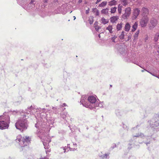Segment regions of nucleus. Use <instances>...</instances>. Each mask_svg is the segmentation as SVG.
I'll return each mask as SVG.
<instances>
[{
  "instance_id": "1",
  "label": "nucleus",
  "mask_w": 159,
  "mask_h": 159,
  "mask_svg": "<svg viewBox=\"0 0 159 159\" xmlns=\"http://www.w3.org/2000/svg\"><path fill=\"white\" fill-rule=\"evenodd\" d=\"M28 116L26 115L25 113H22L21 116L17 120L15 123L16 128L20 131L23 132L27 128L28 123L27 120Z\"/></svg>"
},
{
  "instance_id": "2",
  "label": "nucleus",
  "mask_w": 159,
  "mask_h": 159,
  "mask_svg": "<svg viewBox=\"0 0 159 159\" xmlns=\"http://www.w3.org/2000/svg\"><path fill=\"white\" fill-rule=\"evenodd\" d=\"M36 118L37 120V123L35 124V127L39 129V133L40 132V133H43V129L45 128V125L46 124V122L47 120V114L45 113H41L40 115L38 116Z\"/></svg>"
},
{
  "instance_id": "3",
  "label": "nucleus",
  "mask_w": 159,
  "mask_h": 159,
  "mask_svg": "<svg viewBox=\"0 0 159 159\" xmlns=\"http://www.w3.org/2000/svg\"><path fill=\"white\" fill-rule=\"evenodd\" d=\"M147 124L149 125L151 129L157 131L158 128H156L159 126V114H155L152 118L147 122Z\"/></svg>"
},
{
  "instance_id": "4",
  "label": "nucleus",
  "mask_w": 159,
  "mask_h": 159,
  "mask_svg": "<svg viewBox=\"0 0 159 159\" xmlns=\"http://www.w3.org/2000/svg\"><path fill=\"white\" fill-rule=\"evenodd\" d=\"M10 121V118L8 115L3 114L0 116V129L2 130L7 129Z\"/></svg>"
},
{
  "instance_id": "5",
  "label": "nucleus",
  "mask_w": 159,
  "mask_h": 159,
  "mask_svg": "<svg viewBox=\"0 0 159 159\" xmlns=\"http://www.w3.org/2000/svg\"><path fill=\"white\" fill-rule=\"evenodd\" d=\"M88 101L89 102V104L92 106V108H90L96 111V109H98L99 107H103L101 103H99L98 101L96 100V97L94 96H89L88 98Z\"/></svg>"
},
{
  "instance_id": "6",
  "label": "nucleus",
  "mask_w": 159,
  "mask_h": 159,
  "mask_svg": "<svg viewBox=\"0 0 159 159\" xmlns=\"http://www.w3.org/2000/svg\"><path fill=\"white\" fill-rule=\"evenodd\" d=\"M88 97L86 95H83L82 96L81 100L80 103L82 104L84 106L89 108H92V106L89 105V103L88 102Z\"/></svg>"
},
{
  "instance_id": "7",
  "label": "nucleus",
  "mask_w": 159,
  "mask_h": 159,
  "mask_svg": "<svg viewBox=\"0 0 159 159\" xmlns=\"http://www.w3.org/2000/svg\"><path fill=\"white\" fill-rule=\"evenodd\" d=\"M119 52L121 54H122L125 58V61L127 62H130L131 61V57L130 55L123 48H120L119 49Z\"/></svg>"
},
{
  "instance_id": "8",
  "label": "nucleus",
  "mask_w": 159,
  "mask_h": 159,
  "mask_svg": "<svg viewBox=\"0 0 159 159\" xmlns=\"http://www.w3.org/2000/svg\"><path fill=\"white\" fill-rule=\"evenodd\" d=\"M36 2L35 0H30L28 5L22 6L27 11L33 9L35 7Z\"/></svg>"
},
{
  "instance_id": "9",
  "label": "nucleus",
  "mask_w": 159,
  "mask_h": 159,
  "mask_svg": "<svg viewBox=\"0 0 159 159\" xmlns=\"http://www.w3.org/2000/svg\"><path fill=\"white\" fill-rule=\"evenodd\" d=\"M47 139L43 138V144L44 146V148L46 149V152L47 154L48 152H50L51 151V149H49V143L51 142V139L50 138H47Z\"/></svg>"
},
{
  "instance_id": "10",
  "label": "nucleus",
  "mask_w": 159,
  "mask_h": 159,
  "mask_svg": "<svg viewBox=\"0 0 159 159\" xmlns=\"http://www.w3.org/2000/svg\"><path fill=\"white\" fill-rule=\"evenodd\" d=\"M30 138L29 137L25 136L23 137L22 139V141L20 143V146L21 147H23L27 145L30 142Z\"/></svg>"
},
{
  "instance_id": "11",
  "label": "nucleus",
  "mask_w": 159,
  "mask_h": 159,
  "mask_svg": "<svg viewBox=\"0 0 159 159\" xmlns=\"http://www.w3.org/2000/svg\"><path fill=\"white\" fill-rule=\"evenodd\" d=\"M148 21L149 19L147 16H145L143 17L140 20L139 22L141 27H145L147 26Z\"/></svg>"
},
{
  "instance_id": "12",
  "label": "nucleus",
  "mask_w": 159,
  "mask_h": 159,
  "mask_svg": "<svg viewBox=\"0 0 159 159\" xmlns=\"http://www.w3.org/2000/svg\"><path fill=\"white\" fill-rule=\"evenodd\" d=\"M157 23V20L153 18L151 19L150 21L149 27L150 29H152L155 27Z\"/></svg>"
},
{
  "instance_id": "13",
  "label": "nucleus",
  "mask_w": 159,
  "mask_h": 159,
  "mask_svg": "<svg viewBox=\"0 0 159 159\" xmlns=\"http://www.w3.org/2000/svg\"><path fill=\"white\" fill-rule=\"evenodd\" d=\"M131 9L130 7L126 8L125 10V13L122 15V18L124 19H126L131 14Z\"/></svg>"
},
{
  "instance_id": "14",
  "label": "nucleus",
  "mask_w": 159,
  "mask_h": 159,
  "mask_svg": "<svg viewBox=\"0 0 159 159\" xmlns=\"http://www.w3.org/2000/svg\"><path fill=\"white\" fill-rule=\"evenodd\" d=\"M61 149L62 150L64 151L63 152H67L68 151H69L70 150L71 151H74L75 149V148H70V146H69V145L68 144L67 147H65L63 148H61Z\"/></svg>"
},
{
  "instance_id": "15",
  "label": "nucleus",
  "mask_w": 159,
  "mask_h": 159,
  "mask_svg": "<svg viewBox=\"0 0 159 159\" xmlns=\"http://www.w3.org/2000/svg\"><path fill=\"white\" fill-rule=\"evenodd\" d=\"M140 11L139 9L138 8L135 9L134 10L133 14L134 16V18L135 19H136L137 17L139 14Z\"/></svg>"
},
{
  "instance_id": "16",
  "label": "nucleus",
  "mask_w": 159,
  "mask_h": 159,
  "mask_svg": "<svg viewBox=\"0 0 159 159\" xmlns=\"http://www.w3.org/2000/svg\"><path fill=\"white\" fill-rule=\"evenodd\" d=\"M119 19V17L117 16H113L111 17L110 19V22L114 24L115 23H116V21H117Z\"/></svg>"
},
{
  "instance_id": "17",
  "label": "nucleus",
  "mask_w": 159,
  "mask_h": 159,
  "mask_svg": "<svg viewBox=\"0 0 159 159\" xmlns=\"http://www.w3.org/2000/svg\"><path fill=\"white\" fill-rule=\"evenodd\" d=\"M28 111H29L31 112L30 114H33L34 112L36 110V109H35L34 107H33L32 106H31L30 107H28Z\"/></svg>"
},
{
  "instance_id": "18",
  "label": "nucleus",
  "mask_w": 159,
  "mask_h": 159,
  "mask_svg": "<svg viewBox=\"0 0 159 159\" xmlns=\"http://www.w3.org/2000/svg\"><path fill=\"white\" fill-rule=\"evenodd\" d=\"M131 26L129 23H127L125 27V31L128 32Z\"/></svg>"
},
{
  "instance_id": "19",
  "label": "nucleus",
  "mask_w": 159,
  "mask_h": 159,
  "mask_svg": "<svg viewBox=\"0 0 159 159\" xmlns=\"http://www.w3.org/2000/svg\"><path fill=\"white\" fill-rule=\"evenodd\" d=\"M138 26V23L137 22H135L132 26V29L131 30V31L132 32H134V31H135V30H136Z\"/></svg>"
},
{
  "instance_id": "20",
  "label": "nucleus",
  "mask_w": 159,
  "mask_h": 159,
  "mask_svg": "<svg viewBox=\"0 0 159 159\" xmlns=\"http://www.w3.org/2000/svg\"><path fill=\"white\" fill-rule=\"evenodd\" d=\"M22 138H23L22 137V136L21 135H19L17 136L16 139V142L19 143L20 145V143L21 141H22Z\"/></svg>"
},
{
  "instance_id": "21",
  "label": "nucleus",
  "mask_w": 159,
  "mask_h": 159,
  "mask_svg": "<svg viewBox=\"0 0 159 159\" xmlns=\"http://www.w3.org/2000/svg\"><path fill=\"white\" fill-rule=\"evenodd\" d=\"M139 30L136 31L134 35V40H136L138 39V37L139 33Z\"/></svg>"
},
{
  "instance_id": "22",
  "label": "nucleus",
  "mask_w": 159,
  "mask_h": 159,
  "mask_svg": "<svg viewBox=\"0 0 159 159\" xmlns=\"http://www.w3.org/2000/svg\"><path fill=\"white\" fill-rule=\"evenodd\" d=\"M127 34V33L124 31H123L120 35L119 37L121 40H123L124 39L125 35Z\"/></svg>"
},
{
  "instance_id": "23",
  "label": "nucleus",
  "mask_w": 159,
  "mask_h": 159,
  "mask_svg": "<svg viewBox=\"0 0 159 159\" xmlns=\"http://www.w3.org/2000/svg\"><path fill=\"white\" fill-rule=\"evenodd\" d=\"M68 115H69L67 114V113L66 112H64L61 114V117L65 120H66V118L67 117Z\"/></svg>"
},
{
  "instance_id": "24",
  "label": "nucleus",
  "mask_w": 159,
  "mask_h": 159,
  "mask_svg": "<svg viewBox=\"0 0 159 159\" xmlns=\"http://www.w3.org/2000/svg\"><path fill=\"white\" fill-rule=\"evenodd\" d=\"M112 25H109L106 28V30L109 31L110 33H112L113 32L112 31Z\"/></svg>"
},
{
  "instance_id": "25",
  "label": "nucleus",
  "mask_w": 159,
  "mask_h": 159,
  "mask_svg": "<svg viewBox=\"0 0 159 159\" xmlns=\"http://www.w3.org/2000/svg\"><path fill=\"white\" fill-rule=\"evenodd\" d=\"M133 137H140L142 138H144V136L143 134L141 133H139L135 135H133Z\"/></svg>"
},
{
  "instance_id": "26",
  "label": "nucleus",
  "mask_w": 159,
  "mask_h": 159,
  "mask_svg": "<svg viewBox=\"0 0 159 159\" xmlns=\"http://www.w3.org/2000/svg\"><path fill=\"white\" fill-rule=\"evenodd\" d=\"M101 21L102 23L104 25L107 23L109 21L108 19H105L104 17L102 18Z\"/></svg>"
},
{
  "instance_id": "27",
  "label": "nucleus",
  "mask_w": 159,
  "mask_h": 159,
  "mask_svg": "<svg viewBox=\"0 0 159 159\" xmlns=\"http://www.w3.org/2000/svg\"><path fill=\"white\" fill-rule=\"evenodd\" d=\"M93 13H95V15L96 16H99V12L98 10L96 8H94L93 9Z\"/></svg>"
},
{
  "instance_id": "28",
  "label": "nucleus",
  "mask_w": 159,
  "mask_h": 159,
  "mask_svg": "<svg viewBox=\"0 0 159 159\" xmlns=\"http://www.w3.org/2000/svg\"><path fill=\"white\" fill-rule=\"evenodd\" d=\"M101 13L105 15H107L108 13V9L106 8L102 9L101 11Z\"/></svg>"
},
{
  "instance_id": "29",
  "label": "nucleus",
  "mask_w": 159,
  "mask_h": 159,
  "mask_svg": "<svg viewBox=\"0 0 159 159\" xmlns=\"http://www.w3.org/2000/svg\"><path fill=\"white\" fill-rule=\"evenodd\" d=\"M123 24L121 23L120 24H118L116 27V30L118 31L120 30L122 28Z\"/></svg>"
},
{
  "instance_id": "30",
  "label": "nucleus",
  "mask_w": 159,
  "mask_h": 159,
  "mask_svg": "<svg viewBox=\"0 0 159 159\" xmlns=\"http://www.w3.org/2000/svg\"><path fill=\"white\" fill-rule=\"evenodd\" d=\"M142 10L143 13L144 15L147 14L148 12V9L147 8L143 7L142 8Z\"/></svg>"
},
{
  "instance_id": "31",
  "label": "nucleus",
  "mask_w": 159,
  "mask_h": 159,
  "mask_svg": "<svg viewBox=\"0 0 159 159\" xmlns=\"http://www.w3.org/2000/svg\"><path fill=\"white\" fill-rule=\"evenodd\" d=\"M122 6L120 4L119 5L118 7V10L119 13L120 14L122 11Z\"/></svg>"
},
{
  "instance_id": "32",
  "label": "nucleus",
  "mask_w": 159,
  "mask_h": 159,
  "mask_svg": "<svg viewBox=\"0 0 159 159\" xmlns=\"http://www.w3.org/2000/svg\"><path fill=\"white\" fill-rule=\"evenodd\" d=\"M116 9H117V8L116 7H113L111 8V13H115L116 11Z\"/></svg>"
},
{
  "instance_id": "33",
  "label": "nucleus",
  "mask_w": 159,
  "mask_h": 159,
  "mask_svg": "<svg viewBox=\"0 0 159 159\" xmlns=\"http://www.w3.org/2000/svg\"><path fill=\"white\" fill-rule=\"evenodd\" d=\"M107 4L106 2H103L101 3L99 5V7H103L105 6Z\"/></svg>"
},
{
  "instance_id": "34",
  "label": "nucleus",
  "mask_w": 159,
  "mask_h": 159,
  "mask_svg": "<svg viewBox=\"0 0 159 159\" xmlns=\"http://www.w3.org/2000/svg\"><path fill=\"white\" fill-rule=\"evenodd\" d=\"M159 36V33H157L155 34L154 38V40L155 42H156L158 39V37Z\"/></svg>"
},
{
  "instance_id": "35",
  "label": "nucleus",
  "mask_w": 159,
  "mask_h": 159,
  "mask_svg": "<svg viewBox=\"0 0 159 159\" xmlns=\"http://www.w3.org/2000/svg\"><path fill=\"white\" fill-rule=\"evenodd\" d=\"M116 1L114 0H112L109 2V5L110 6H112L116 4Z\"/></svg>"
},
{
  "instance_id": "36",
  "label": "nucleus",
  "mask_w": 159,
  "mask_h": 159,
  "mask_svg": "<svg viewBox=\"0 0 159 159\" xmlns=\"http://www.w3.org/2000/svg\"><path fill=\"white\" fill-rule=\"evenodd\" d=\"M121 1L123 3L124 6H126L127 4V0H121Z\"/></svg>"
},
{
  "instance_id": "37",
  "label": "nucleus",
  "mask_w": 159,
  "mask_h": 159,
  "mask_svg": "<svg viewBox=\"0 0 159 159\" xmlns=\"http://www.w3.org/2000/svg\"><path fill=\"white\" fill-rule=\"evenodd\" d=\"M117 38V36L115 35H114L111 38V41L112 42L115 43V40Z\"/></svg>"
},
{
  "instance_id": "38",
  "label": "nucleus",
  "mask_w": 159,
  "mask_h": 159,
  "mask_svg": "<svg viewBox=\"0 0 159 159\" xmlns=\"http://www.w3.org/2000/svg\"><path fill=\"white\" fill-rule=\"evenodd\" d=\"M100 28V27L98 25H96L95 26V30L97 31H98L99 29Z\"/></svg>"
},
{
  "instance_id": "39",
  "label": "nucleus",
  "mask_w": 159,
  "mask_h": 159,
  "mask_svg": "<svg viewBox=\"0 0 159 159\" xmlns=\"http://www.w3.org/2000/svg\"><path fill=\"white\" fill-rule=\"evenodd\" d=\"M132 38V36L131 35H129L128 36V39L126 40V41H129V40H130Z\"/></svg>"
},
{
  "instance_id": "40",
  "label": "nucleus",
  "mask_w": 159,
  "mask_h": 159,
  "mask_svg": "<svg viewBox=\"0 0 159 159\" xmlns=\"http://www.w3.org/2000/svg\"><path fill=\"white\" fill-rule=\"evenodd\" d=\"M123 127L124 129H126L127 130H128V128H127V127L124 124H123Z\"/></svg>"
},
{
  "instance_id": "41",
  "label": "nucleus",
  "mask_w": 159,
  "mask_h": 159,
  "mask_svg": "<svg viewBox=\"0 0 159 159\" xmlns=\"http://www.w3.org/2000/svg\"><path fill=\"white\" fill-rule=\"evenodd\" d=\"M39 109H40V111H46V109L45 108H43V109H41V108H40Z\"/></svg>"
},
{
  "instance_id": "42",
  "label": "nucleus",
  "mask_w": 159,
  "mask_h": 159,
  "mask_svg": "<svg viewBox=\"0 0 159 159\" xmlns=\"http://www.w3.org/2000/svg\"><path fill=\"white\" fill-rule=\"evenodd\" d=\"M116 146V144L114 143L112 145V146H111V148H112V149L114 148H115Z\"/></svg>"
},
{
  "instance_id": "43",
  "label": "nucleus",
  "mask_w": 159,
  "mask_h": 159,
  "mask_svg": "<svg viewBox=\"0 0 159 159\" xmlns=\"http://www.w3.org/2000/svg\"><path fill=\"white\" fill-rule=\"evenodd\" d=\"M109 154H105L103 156L104 157H105L106 158H107V156H108Z\"/></svg>"
},
{
  "instance_id": "44",
  "label": "nucleus",
  "mask_w": 159,
  "mask_h": 159,
  "mask_svg": "<svg viewBox=\"0 0 159 159\" xmlns=\"http://www.w3.org/2000/svg\"><path fill=\"white\" fill-rule=\"evenodd\" d=\"M66 106V103H64L62 104V105L61 106L62 107H63L64 106Z\"/></svg>"
},
{
  "instance_id": "45",
  "label": "nucleus",
  "mask_w": 159,
  "mask_h": 159,
  "mask_svg": "<svg viewBox=\"0 0 159 159\" xmlns=\"http://www.w3.org/2000/svg\"><path fill=\"white\" fill-rule=\"evenodd\" d=\"M102 0H97L96 2V4H97L100 2Z\"/></svg>"
},
{
  "instance_id": "46",
  "label": "nucleus",
  "mask_w": 159,
  "mask_h": 159,
  "mask_svg": "<svg viewBox=\"0 0 159 159\" xmlns=\"http://www.w3.org/2000/svg\"><path fill=\"white\" fill-rule=\"evenodd\" d=\"M89 13V9L88 10H86V14H88Z\"/></svg>"
},
{
  "instance_id": "47",
  "label": "nucleus",
  "mask_w": 159,
  "mask_h": 159,
  "mask_svg": "<svg viewBox=\"0 0 159 159\" xmlns=\"http://www.w3.org/2000/svg\"><path fill=\"white\" fill-rule=\"evenodd\" d=\"M82 2V0H79L78 1V3H81Z\"/></svg>"
},
{
  "instance_id": "48",
  "label": "nucleus",
  "mask_w": 159,
  "mask_h": 159,
  "mask_svg": "<svg viewBox=\"0 0 159 159\" xmlns=\"http://www.w3.org/2000/svg\"><path fill=\"white\" fill-rule=\"evenodd\" d=\"M48 0H44V3H47Z\"/></svg>"
},
{
  "instance_id": "49",
  "label": "nucleus",
  "mask_w": 159,
  "mask_h": 159,
  "mask_svg": "<svg viewBox=\"0 0 159 159\" xmlns=\"http://www.w3.org/2000/svg\"><path fill=\"white\" fill-rule=\"evenodd\" d=\"M52 109H53L54 111H55V110L57 109V108L55 107H53Z\"/></svg>"
},
{
  "instance_id": "50",
  "label": "nucleus",
  "mask_w": 159,
  "mask_h": 159,
  "mask_svg": "<svg viewBox=\"0 0 159 159\" xmlns=\"http://www.w3.org/2000/svg\"><path fill=\"white\" fill-rule=\"evenodd\" d=\"M73 144L74 145V147H77V144L76 143H75V144L73 143Z\"/></svg>"
},
{
  "instance_id": "51",
  "label": "nucleus",
  "mask_w": 159,
  "mask_h": 159,
  "mask_svg": "<svg viewBox=\"0 0 159 159\" xmlns=\"http://www.w3.org/2000/svg\"><path fill=\"white\" fill-rule=\"evenodd\" d=\"M39 159H48L47 157H43V158H40Z\"/></svg>"
},
{
  "instance_id": "52",
  "label": "nucleus",
  "mask_w": 159,
  "mask_h": 159,
  "mask_svg": "<svg viewBox=\"0 0 159 159\" xmlns=\"http://www.w3.org/2000/svg\"><path fill=\"white\" fill-rule=\"evenodd\" d=\"M57 11V10H55V13H56V14H57V13H59V12H56Z\"/></svg>"
},
{
  "instance_id": "53",
  "label": "nucleus",
  "mask_w": 159,
  "mask_h": 159,
  "mask_svg": "<svg viewBox=\"0 0 159 159\" xmlns=\"http://www.w3.org/2000/svg\"><path fill=\"white\" fill-rule=\"evenodd\" d=\"M60 151H61V152H64V151L63 150L61 149V148L60 149Z\"/></svg>"
},
{
  "instance_id": "54",
  "label": "nucleus",
  "mask_w": 159,
  "mask_h": 159,
  "mask_svg": "<svg viewBox=\"0 0 159 159\" xmlns=\"http://www.w3.org/2000/svg\"><path fill=\"white\" fill-rule=\"evenodd\" d=\"M89 23L90 24H92L93 23V21H90L89 22Z\"/></svg>"
},
{
  "instance_id": "55",
  "label": "nucleus",
  "mask_w": 159,
  "mask_h": 159,
  "mask_svg": "<svg viewBox=\"0 0 159 159\" xmlns=\"http://www.w3.org/2000/svg\"><path fill=\"white\" fill-rule=\"evenodd\" d=\"M149 143H146V144L147 146H148V144H149Z\"/></svg>"
},
{
  "instance_id": "56",
  "label": "nucleus",
  "mask_w": 159,
  "mask_h": 159,
  "mask_svg": "<svg viewBox=\"0 0 159 159\" xmlns=\"http://www.w3.org/2000/svg\"><path fill=\"white\" fill-rule=\"evenodd\" d=\"M73 17H74V20H75L76 19V17L75 16H73Z\"/></svg>"
},
{
  "instance_id": "57",
  "label": "nucleus",
  "mask_w": 159,
  "mask_h": 159,
  "mask_svg": "<svg viewBox=\"0 0 159 159\" xmlns=\"http://www.w3.org/2000/svg\"><path fill=\"white\" fill-rule=\"evenodd\" d=\"M39 137L41 139L42 138V137L41 136H40V135L39 136Z\"/></svg>"
},
{
  "instance_id": "58",
  "label": "nucleus",
  "mask_w": 159,
  "mask_h": 159,
  "mask_svg": "<svg viewBox=\"0 0 159 159\" xmlns=\"http://www.w3.org/2000/svg\"><path fill=\"white\" fill-rule=\"evenodd\" d=\"M98 36L99 37V38H100V37H101V36H100V34H99L98 35Z\"/></svg>"
},
{
  "instance_id": "59",
  "label": "nucleus",
  "mask_w": 159,
  "mask_h": 159,
  "mask_svg": "<svg viewBox=\"0 0 159 159\" xmlns=\"http://www.w3.org/2000/svg\"><path fill=\"white\" fill-rule=\"evenodd\" d=\"M62 13L63 14H65L66 13V12H63Z\"/></svg>"
},
{
  "instance_id": "60",
  "label": "nucleus",
  "mask_w": 159,
  "mask_h": 159,
  "mask_svg": "<svg viewBox=\"0 0 159 159\" xmlns=\"http://www.w3.org/2000/svg\"><path fill=\"white\" fill-rule=\"evenodd\" d=\"M117 111L116 112V115H118V114H117V111Z\"/></svg>"
},
{
  "instance_id": "61",
  "label": "nucleus",
  "mask_w": 159,
  "mask_h": 159,
  "mask_svg": "<svg viewBox=\"0 0 159 159\" xmlns=\"http://www.w3.org/2000/svg\"><path fill=\"white\" fill-rule=\"evenodd\" d=\"M141 71L142 72H143L144 71V70H142Z\"/></svg>"
},
{
  "instance_id": "62",
  "label": "nucleus",
  "mask_w": 159,
  "mask_h": 159,
  "mask_svg": "<svg viewBox=\"0 0 159 159\" xmlns=\"http://www.w3.org/2000/svg\"><path fill=\"white\" fill-rule=\"evenodd\" d=\"M37 10L38 11H40V10H39V9H38Z\"/></svg>"
},
{
  "instance_id": "63",
  "label": "nucleus",
  "mask_w": 159,
  "mask_h": 159,
  "mask_svg": "<svg viewBox=\"0 0 159 159\" xmlns=\"http://www.w3.org/2000/svg\"><path fill=\"white\" fill-rule=\"evenodd\" d=\"M138 126V125L136 126V128H137V127Z\"/></svg>"
},
{
  "instance_id": "64",
  "label": "nucleus",
  "mask_w": 159,
  "mask_h": 159,
  "mask_svg": "<svg viewBox=\"0 0 159 159\" xmlns=\"http://www.w3.org/2000/svg\"><path fill=\"white\" fill-rule=\"evenodd\" d=\"M135 128H133V129H135Z\"/></svg>"
}]
</instances>
